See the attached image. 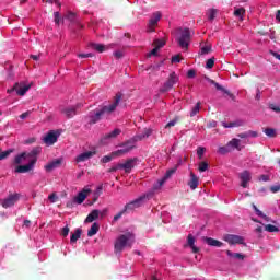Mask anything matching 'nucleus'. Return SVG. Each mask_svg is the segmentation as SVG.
I'll return each instance as SVG.
<instances>
[{
  "label": "nucleus",
  "instance_id": "1",
  "mask_svg": "<svg viewBox=\"0 0 280 280\" xmlns=\"http://www.w3.org/2000/svg\"><path fill=\"white\" fill-rule=\"evenodd\" d=\"M132 244H135V233L120 234L114 243V253H124V248H132Z\"/></svg>",
  "mask_w": 280,
  "mask_h": 280
},
{
  "label": "nucleus",
  "instance_id": "2",
  "mask_svg": "<svg viewBox=\"0 0 280 280\" xmlns=\"http://www.w3.org/2000/svg\"><path fill=\"white\" fill-rule=\"evenodd\" d=\"M152 196H154V191L145 192L133 201L125 205L124 211H135V209H139V207H142L145 202H148V200L152 199Z\"/></svg>",
  "mask_w": 280,
  "mask_h": 280
},
{
  "label": "nucleus",
  "instance_id": "3",
  "mask_svg": "<svg viewBox=\"0 0 280 280\" xmlns=\"http://www.w3.org/2000/svg\"><path fill=\"white\" fill-rule=\"evenodd\" d=\"M179 36L177 43L182 49H189V43L191 42V32L189 28H178Z\"/></svg>",
  "mask_w": 280,
  "mask_h": 280
},
{
  "label": "nucleus",
  "instance_id": "4",
  "mask_svg": "<svg viewBox=\"0 0 280 280\" xmlns=\"http://www.w3.org/2000/svg\"><path fill=\"white\" fill-rule=\"evenodd\" d=\"M121 102V94H116L114 102L109 105H102L98 108V112L101 113L102 117L104 115H110L117 110V107L119 106V103Z\"/></svg>",
  "mask_w": 280,
  "mask_h": 280
},
{
  "label": "nucleus",
  "instance_id": "5",
  "mask_svg": "<svg viewBox=\"0 0 280 280\" xmlns=\"http://www.w3.org/2000/svg\"><path fill=\"white\" fill-rule=\"evenodd\" d=\"M176 82H178V75L176 74V72H172L168 75V79L166 80L164 85L160 89V92L167 93V91H172V89L174 88V84H176Z\"/></svg>",
  "mask_w": 280,
  "mask_h": 280
},
{
  "label": "nucleus",
  "instance_id": "6",
  "mask_svg": "<svg viewBox=\"0 0 280 280\" xmlns=\"http://www.w3.org/2000/svg\"><path fill=\"white\" fill-rule=\"evenodd\" d=\"M21 195L19 194H11L7 198L0 200V205L3 209H10V207H14V203L20 200Z\"/></svg>",
  "mask_w": 280,
  "mask_h": 280
},
{
  "label": "nucleus",
  "instance_id": "7",
  "mask_svg": "<svg viewBox=\"0 0 280 280\" xmlns=\"http://www.w3.org/2000/svg\"><path fill=\"white\" fill-rule=\"evenodd\" d=\"M37 161H38V159H32L27 164L16 166L15 173L16 174H27V172H32V170H34V166L36 165Z\"/></svg>",
  "mask_w": 280,
  "mask_h": 280
},
{
  "label": "nucleus",
  "instance_id": "8",
  "mask_svg": "<svg viewBox=\"0 0 280 280\" xmlns=\"http://www.w3.org/2000/svg\"><path fill=\"white\" fill-rule=\"evenodd\" d=\"M138 162H139L138 158H131V159H128L125 163H120V167L126 172V174H130V172L135 170V166L137 165Z\"/></svg>",
  "mask_w": 280,
  "mask_h": 280
},
{
  "label": "nucleus",
  "instance_id": "9",
  "mask_svg": "<svg viewBox=\"0 0 280 280\" xmlns=\"http://www.w3.org/2000/svg\"><path fill=\"white\" fill-rule=\"evenodd\" d=\"M30 89H32V84L25 85L23 82H21V83H15L11 91H15V93L20 95V97H23V95H25V93H27Z\"/></svg>",
  "mask_w": 280,
  "mask_h": 280
},
{
  "label": "nucleus",
  "instance_id": "10",
  "mask_svg": "<svg viewBox=\"0 0 280 280\" xmlns=\"http://www.w3.org/2000/svg\"><path fill=\"white\" fill-rule=\"evenodd\" d=\"M224 242H228L231 246L235 244H244L246 246V243H244V237L235 234H228L224 236Z\"/></svg>",
  "mask_w": 280,
  "mask_h": 280
},
{
  "label": "nucleus",
  "instance_id": "11",
  "mask_svg": "<svg viewBox=\"0 0 280 280\" xmlns=\"http://www.w3.org/2000/svg\"><path fill=\"white\" fill-rule=\"evenodd\" d=\"M161 12H155L152 14L149 24H148V32H154L156 25H159V21H161Z\"/></svg>",
  "mask_w": 280,
  "mask_h": 280
},
{
  "label": "nucleus",
  "instance_id": "12",
  "mask_svg": "<svg viewBox=\"0 0 280 280\" xmlns=\"http://www.w3.org/2000/svg\"><path fill=\"white\" fill-rule=\"evenodd\" d=\"M91 194L90 188H83L82 191H80L73 199V202H77V205H82L88 198V196Z\"/></svg>",
  "mask_w": 280,
  "mask_h": 280
},
{
  "label": "nucleus",
  "instance_id": "13",
  "mask_svg": "<svg viewBox=\"0 0 280 280\" xmlns=\"http://www.w3.org/2000/svg\"><path fill=\"white\" fill-rule=\"evenodd\" d=\"M97 154L96 151H86L84 153L79 154L75 158L77 163H84V161H89V159H93Z\"/></svg>",
  "mask_w": 280,
  "mask_h": 280
},
{
  "label": "nucleus",
  "instance_id": "14",
  "mask_svg": "<svg viewBox=\"0 0 280 280\" xmlns=\"http://www.w3.org/2000/svg\"><path fill=\"white\" fill-rule=\"evenodd\" d=\"M60 165H62L61 158L50 161L48 164H46L44 166V168L46 170V172H54V170H58V167H60Z\"/></svg>",
  "mask_w": 280,
  "mask_h": 280
},
{
  "label": "nucleus",
  "instance_id": "15",
  "mask_svg": "<svg viewBox=\"0 0 280 280\" xmlns=\"http://www.w3.org/2000/svg\"><path fill=\"white\" fill-rule=\"evenodd\" d=\"M121 148L122 149L113 152V156H124V154H128V152H130V150H132L135 147L130 145V142H127L125 144H121Z\"/></svg>",
  "mask_w": 280,
  "mask_h": 280
},
{
  "label": "nucleus",
  "instance_id": "16",
  "mask_svg": "<svg viewBox=\"0 0 280 280\" xmlns=\"http://www.w3.org/2000/svg\"><path fill=\"white\" fill-rule=\"evenodd\" d=\"M43 141L46 145H54V143L58 141V133H56V131H49Z\"/></svg>",
  "mask_w": 280,
  "mask_h": 280
},
{
  "label": "nucleus",
  "instance_id": "17",
  "mask_svg": "<svg viewBox=\"0 0 280 280\" xmlns=\"http://www.w3.org/2000/svg\"><path fill=\"white\" fill-rule=\"evenodd\" d=\"M240 178H241V187H243L244 189H246V187H248V183H250V172L248 171H243L240 174Z\"/></svg>",
  "mask_w": 280,
  "mask_h": 280
},
{
  "label": "nucleus",
  "instance_id": "18",
  "mask_svg": "<svg viewBox=\"0 0 280 280\" xmlns=\"http://www.w3.org/2000/svg\"><path fill=\"white\" fill-rule=\"evenodd\" d=\"M198 185H200V178L197 177L195 172H190V179L188 182V187H190V189H198Z\"/></svg>",
  "mask_w": 280,
  "mask_h": 280
},
{
  "label": "nucleus",
  "instance_id": "19",
  "mask_svg": "<svg viewBox=\"0 0 280 280\" xmlns=\"http://www.w3.org/2000/svg\"><path fill=\"white\" fill-rule=\"evenodd\" d=\"M102 114L100 109H95L94 112H91L89 115V124H97V121H101L102 119Z\"/></svg>",
  "mask_w": 280,
  "mask_h": 280
},
{
  "label": "nucleus",
  "instance_id": "20",
  "mask_svg": "<svg viewBox=\"0 0 280 280\" xmlns=\"http://www.w3.org/2000/svg\"><path fill=\"white\" fill-rule=\"evenodd\" d=\"M242 140L234 138L231 141L228 142L229 148L231 149V151L233 152V150H237L238 152H242Z\"/></svg>",
  "mask_w": 280,
  "mask_h": 280
},
{
  "label": "nucleus",
  "instance_id": "21",
  "mask_svg": "<svg viewBox=\"0 0 280 280\" xmlns=\"http://www.w3.org/2000/svg\"><path fill=\"white\" fill-rule=\"evenodd\" d=\"M203 242H206V244H208V246H214L215 248H222V246H224V243H222L221 241H218L215 238L212 237H203Z\"/></svg>",
  "mask_w": 280,
  "mask_h": 280
},
{
  "label": "nucleus",
  "instance_id": "22",
  "mask_svg": "<svg viewBox=\"0 0 280 280\" xmlns=\"http://www.w3.org/2000/svg\"><path fill=\"white\" fill-rule=\"evenodd\" d=\"M205 80L215 86L217 91H222L226 95H230L229 90L224 89V86L220 85V83L215 82V80L210 79L209 77H205Z\"/></svg>",
  "mask_w": 280,
  "mask_h": 280
},
{
  "label": "nucleus",
  "instance_id": "23",
  "mask_svg": "<svg viewBox=\"0 0 280 280\" xmlns=\"http://www.w3.org/2000/svg\"><path fill=\"white\" fill-rule=\"evenodd\" d=\"M187 244L191 248L192 253H200V248H198L196 244V238L194 235L189 234L187 237Z\"/></svg>",
  "mask_w": 280,
  "mask_h": 280
},
{
  "label": "nucleus",
  "instance_id": "24",
  "mask_svg": "<svg viewBox=\"0 0 280 280\" xmlns=\"http://www.w3.org/2000/svg\"><path fill=\"white\" fill-rule=\"evenodd\" d=\"M100 219V210L94 209L91 211V213L86 217L85 223L95 222V220Z\"/></svg>",
  "mask_w": 280,
  "mask_h": 280
},
{
  "label": "nucleus",
  "instance_id": "25",
  "mask_svg": "<svg viewBox=\"0 0 280 280\" xmlns=\"http://www.w3.org/2000/svg\"><path fill=\"white\" fill-rule=\"evenodd\" d=\"M43 152V148L42 147H35L33 148V150L28 153H26V159H38V154H40Z\"/></svg>",
  "mask_w": 280,
  "mask_h": 280
},
{
  "label": "nucleus",
  "instance_id": "26",
  "mask_svg": "<svg viewBox=\"0 0 280 280\" xmlns=\"http://www.w3.org/2000/svg\"><path fill=\"white\" fill-rule=\"evenodd\" d=\"M62 115H65L68 119H71V117H75L78 113L75 112V107H68L61 109Z\"/></svg>",
  "mask_w": 280,
  "mask_h": 280
},
{
  "label": "nucleus",
  "instance_id": "27",
  "mask_svg": "<svg viewBox=\"0 0 280 280\" xmlns=\"http://www.w3.org/2000/svg\"><path fill=\"white\" fill-rule=\"evenodd\" d=\"M118 135H121V129L116 128V129H114L112 132L105 135V136L103 137V141H106V140H108V139H117Z\"/></svg>",
  "mask_w": 280,
  "mask_h": 280
},
{
  "label": "nucleus",
  "instance_id": "28",
  "mask_svg": "<svg viewBox=\"0 0 280 280\" xmlns=\"http://www.w3.org/2000/svg\"><path fill=\"white\" fill-rule=\"evenodd\" d=\"M80 237H82V229L78 228L73 234H71L70 237V243L71 244H75L78 242V240H80Z\"/></svg>",
  "mask_w": 280,
  "mask_h": 280
},
{
  "label": "nucleus",
  "instance_id": "29",
  "mask_svg": "<svg viewBox=\"0 0 280 280\" xmlns=\"http://www.w3.org/2000/svg\"><path fill=\"white\" fill-rule=\"evenodd\" d=\"M100 231V224L97 222H94L90 230L88 231V237H93V235H97V232Z\"/></svg>",
  "mask_w": 280,
  "mask_h": 280
},
{
  "label": "nucleus",
  "instance_id": "30",
  "mask_svg": "<svg viewBox=\"0 0 280 280\" xmlns=\"http://www.w3.org/2000/svg\"><path fill=\"white\" fill-rule=\"evenodd\" d=\"M228 257H232L233 259H240L241 261H244L246 259V256L240 253H233L231 250H226Z\"/></svg>",
  "mask_w": 280,
  "mask_h": 280
},
{
  "label": "nucleus",
  "instance_id": "31",
  "mask_svg": "<svg viewBox=\"0 0 280 280\" xmlns=\"http://www.w3.org/2000/svg\"><path fill=\"white\" fill-rule=\"evenodd\" d=\"M25 159H27V152H22L21 154H18L14 158V164L21 165V163H23L25 161Z\"/></svg>",
  "mask_w": 280,
  "mask_h": 280
},
{
  "label": "nucleus",
  "instance_id": "32",
  "mask_svg": "<svg viewBox=\"0 0 280 280\" xmlns=\"http://www.w3.org/2000/svg\"><path fill=\"white\" fill-rule=\"evenodd\" d=\"M223 126L224 128H240V126H244V121L236 120L232 122H224Z\"/></svg>",
  "mask_w": 280,
  "mask_h": 280
},
{
  "label": "nucleus",
  "instance_id": "33",
  "mask_svg": "<svg viewBox=\"0 0 280 280\" xmlns=\"http://www.w3.org/2000/svg\"><path fill=\"white\" fill-rule=\"evenodd\" d=\"M174 174H176V168H171V170L166 171L163 178H161V184L166 183L168 180V178H172V176H174Z\"/></svg>",
  "mask_w": 280,
  "mask_h": 280
},
{
  "label": "nucleus",
  "instance_id": "34",
  "mask_svg": "<svg viewBox=\"0 0 280 280\" xmlns=\"http://www.w3.org/2000/svg\"><path fill=\"white\" fill-rule=\"evenodd\" d=\"M151 136H152V129H144L141 135L137 136V139L139 141H143V139H148Z\"/></svg>",
  "mask_w": 280,
  "mask_h": 280
},
{
  "label": "nucleus",
  "instance_id": "35",
  "mask_svg": "<svg viewBox=\"0 0 280 280\" xmlns=\"http://www.w3.org/2000/svg\"><path fill=\"white\" fill-rule=\"evenodd\" d=\"M91 47L95 51H98V54H104V50L106 49V45L104 44H91Z\"/></svg>",
  "mask_w": 280,
  "mask_h": 280
},
{
  "label": "nucleus",
  "instance_id": "36",
  "mask_svg": "<svg viewBox=\"0 0 280 280\" xmlns=\"http://www.w3.org/2000/svg\"><path fill=\"white\" fill-rule=\"evenodd\" d=\"M264 132L270 139H275V137H277V130L275 128H265Z\"/></svg>",
  "mask_w": 280,
  "mask_h": 280
},
{
  "label": "nucleus",
  "instance_id": "37",
  "mask_svg": "<svg viewBox=\"0 0 280 280\" xmlns=\"http://www.w3.org/2000/svg\"><path fill=\"white\" fill-rule=\"evenodd\" d=\"M217 15H218V10L215 9H209L207 12L208 21H214Z\"/></svg>",
  "mask_w": 280,
  "mask_h": 280
},
{
  "label": "nucleus",
  "instance_id": "38",
  "mask_svg": "<svg viewBox=\"0 0 280 280\" xmlns=\"http://www.w3.org/2000/svg\"><path fill=\"white\" fill-rule=\"evenodd\" d=\"M244 14H246V9L244 8H238L234 11V16H240L241 21H244Z\"/></svg>",
  "mask_w": 280,
  "mask_h": 280
},
{
  "label": "nucleus",
  "instance_id": "39",
  "mask_svg": "<svg viewBox=\"0 0 280 280\" xmlns=\"http://www.w3.org/2000/svg\"><path fill=\"white\" fill-rule=\"evenodd\" d=\"M265 231H267L268 233H279V228L272 224H267L265 225Z\"/></svg>",
  "mask_w": 280,
  "mask_h": 280
},
{
  "label": "nucleus",
  "instance_id": "40",
  "mask_svg": "<svg viewBox=\"0 0 280 280\" xmlns=\"http://www.w3.org/2000/svg\"><path fill=\"white\" fill-rule=\"evenodd\" d=\"M200 113V102H198L190 110V117H196Z\"/></svg>",
  "mask_w": 280,
  "mask_h": 280
},
{
  "label": "nucleus",
  "instance_id": "41",
  "mask_svg": "<svg viewBox=\"0 0 280 280\" xmlns=\"http://www.w3.org/2000/svg\"><path fill=\"white\" fill-rule=\"evenodd\" d=\"M198 170L199 172H207V170H209V163L207 161H201Z\"/></svg>",
  "mask_w": 280,
  "mask_h": 280
},
{
  "label": "nucleus",
  "instance_id": "42",
  "mask_svg": "<svg viewBox=\"0 0 280 280\" xmlns=\"http://www.w3.org/2000/svg\"><path fill=\"white\" fill-rule=\"evenodd\" d=\"M13 152H14V150H12V149H9L4 152H0V161L8 159V156H10V154H12Z\"/></svg>",
  "mask_w": 280,
  "mask_h": 280
},
{
  "label": "nucleus",
  "instance_id": "43",
  "mask_svg": "<svg viewBox=\"0 0 280 280\" xmlns=\"http://www.w3.org/2000/svg\"><path fill=\"white\" fill-rule=\"evenodd\" d=\"M219 154H229V152H232L229 144L224 147H220L218 150Z\"/></svg>",
  "mask_w": 280,
  "mask_h": 280
},
{
  "label": "nucleus",
  "instance_id": "44",
  "mask_svg": "<svg viewBox=\"0 0 280 280\" xmlns=\"http://www.w3.org/2000/svg\"><path fill=\"white\" fill-rule=\"evenodd\" d=\"M205 152H207V149L205 147H198L197 148L198 159L202 160V156H205Z\"/></svg>",
  "mask_w": 280,
  "mask_h": 280
},
{
  "label": "nucleus",
  "instance_id": "45",
  "mask_svg": "<svg viewBox=\"0 0 280 280\" xmlns=\"http://www.w3.org/2000/svg\"><path fill=\"white\" fill-rule=\"evenodd\" d=\"M214 65H215V58L212 57V58L207 60L206 69H213Z\"/></svg>",
  "mask_w": 280,
  "mask_h": 280
},
{
  "label": "nucleus",
  "instance_id": "46",
  "mask_svg": "<svg viewBox=\"0 0 280 280\" xmlns=\"http://www.w3.org/2000/svg\"><path fill=\"white\" fill-rule=\"evenodd\" d=\"M154 45H155V47L161 49L162 47H165V39H155Z\"/></svg>",
  "mask_w": 280,
  "mask_h": 280
},
{
  "label": "nucleus",
  "instance_id": "47",
  "mask_svg": "<svg viewBox=\"0 0 280 280\" xmlns=\"http://www.w3.org/2000/svg\"><path fill=\"white\" fill-rule=\"evenodd\" d=\"M176 124H178V117H175L173 120L168 121L165 125V128H173V126H176Z\"/></svg>",
  "mask_w": 280,
  "mask_h": 280
},
{
  "label": "nucleus",
  "instance_id": "48",
  "mask_svg": "<svg viewBox=\"0 0 280 280\" xmlns=\"http://www.w3.org/2000/svg\"><path fill=\"white\" fill-rule=\"evenodd\" d=\"M162 185H165V183L161 184V179H159L152 187L153 191H159L161 189Z\"/></svg>",
  "mask_w": 280,
  "mask_h": 280
},
{
  "label": "nucleus",
  "instance_id": "49",
  "mask_svg": "<svg viewBox=\"0 0 280 280\" xmlns=\"http://www.w3.org/2000/svg\"><path fill=\"white\" fill-rule=\"evenodd\" d=\"M117 170H121V163H118V164L112 166V167L108 170V172H109V173H113V172H117Z\"/></svg>",
  "mask_w": 280,
  "mask_h": 280
},
{
  "label": "nucleus",
  "instance_id": "50",
  "mask_svg": "<svg viewBox=\"0 0 280 280\" xmlns=\"http://www.w3.org/2000/svg\"><path fill=\"white\" fill-rule=\"evenodd\" d=\"M66 19H68V21H74L75 20V13L69 11L68 14L66 15Z\"/></svg>",
  "mask_w": 280,
  "mask_h": 280
},
{
  "label": "nucleus",
  "instance_id": "51",
  "mask_svg": "<svg viewBox=\"0 0 280 280\" xmlns=\"http://www.w3.org/2000/svg\"><path fill=\"white\" fill-rule=\"evenodd\" d=\"M252 207H253L255 213L258 214L259 218H261L264 215V212H261V210H259V208H257V206H255V203H253Z\"/></svg>",
  "mask_w": 280,
  "mask_h": 280
},
{
  "label": "nucleus",
  "instance_id": "52",
  "mask_svg": "<svg viewBox=\"0 0 280 280\" xmlns=\"http://www.w3.org/2000/svg\"><path fill=\"white\" fill-rule=\"evenodd\" d=\"M54 16H55V23L56 25H60V12H55L54 13Z\"/></svg>",
  "mask_w": 280,
  "mask_h": 280
},
{
  "label": "nucleus",
  "instance_id": "53",
  "mask_svg": "<svg viewBox=\"0 0 280 280\" xmlns=\"http://www.w3.org/2000/svg\"><path fill=\"white\" fill-rule=\"evenodd\" d=\"M180 60H183V58L180 57V55H175L172 57L171 62H180Z\"/></svg>",
  "mask_w": 280,
  "mask_h": 280
},
{
  "label": "nucleus",
  "instance_id": "54",
  "mask_svg": "<svg viewBox=\"0 0 280 280\" xmlns=\"http://www.w3.org/2000/svg\"><path fill=\"white\" fill-rule=\"evenodd\" d=\"M69 226H65L62 230H61V235L62 237H67V235H69Z\"/></svg>",
  "mask_w": 280,
  "mask_h": 280
},
{
  "label": "nucleus",
  "instance_id": "55",
  "mask_svg": "<svg viewBox=\"0 0 280 280\" xmlns=\"http://www.w3.org/2000/svg\"><path fill=\"white\" fill-rule=\"evenodd\" d=\"M127 211H124V209L118 212L115 217H114V222H117V220H120L121 215H124V213H126Z\"/></svg>",
  "mask_w": 280,
  "mask_h": 280
},
{
  "label": "nucleus",
  "instance_id": "56",
  "mask_svg": "<svg viewBox=\"0 0 280 280\" xmlns=\"http://www.w3.org/2000/svg\"><path fill=\"white\" fill-rule=\"evenodd\" d=\"M113 161V156L110 155H105L102 159V163H110Z\"/></svg>",
  "mask_w": 280,
  "mask_h": 280
},
{
  "label": "nucleus",
  "instance_id": "57",
  "mask_svg": "<svg viewBox=\"0 0 280 280\" xmlns=\"http://www.w3.org/2000/svg\"><path fill=\"white\" fill-rule=\"evenodd\" d=\"M270 191L272 194H277L278 191H280V185H275L270 187Z\"/></svg>",
  "mask_w": 280,
  "mask_h": 280
},
{
  "label": "nucleus",
  "instance_id": "58",
  "mask_svg": "<svg viewBox=\"0 0 280 280\" xmlns=\"http://www.w3.org/2000/svg\"><path fill=\"white\" fill-rule=\"evenodd\" d=\"M114 56H115V58H117L119 60L124 57V51L117 50L114 52Z\"/></svg>",
  "mask_w": 280,
  "mask_h": 280
},
{
  "label": "nucleus",
  "instance_id": "59",
  "mask_svg": "<svg viewBox=\"0 0 280 280\" xmlns=\"http://www.w3.org/2000/svg\"><path fill=\"white\" fill-rule=\"evenodd\" d=\"M48 200H50V202H56V200H58V196H56V192L49 195Z\"/></svg>",
  "mask_w": 280,
  "mask_h": 280
},
{
  "label": "nucleus",
  "instance_id": "60",
  "mask_svg": "<svg viewBox=\"0 0 280 280\" xmlns=\"http://www.w3.org/2000/svg\"><path fill=\"white\" fill-rule=\"evenodd\" d=\"M211 51V47L210 46H203L201 48V54L205 55V54H209Z\"/></svg>",
  "mask_w": 280,
  "mask_h": 280
},
{
  "label": "nucleus",
  "instance_id": "61",
  "mask_svg": "<svg viewBox=\"0 0 280 280\" xmlns=\"http://www.w3.org/2000/svg\"><path fill=\"white\" fill-rule=\"evenodd\" d=\"M93 54L89 52V54H79L78 58H93Z\"/></svg>",
  "mask_w": 280,
  "mask_h": 280
},
{
  "label": "nucleus",
  "instance_id": "62",
  "mask_svg": "<svg viewBox=\"0 0 280 280\" xmlns=\"http://www.w3.org/2000/svg\"><path fill=\"white\" fill-rule=\"evenodd\" d=\"M247 137L257 138L259 137V133H257V131L249 130L247 131Z\"/></svg>",
  "mask_w": 280,
  "mask_h": 280
},
{
  "label": "nucleus",
  "instance_id": "63",
  "mask_svg": "<svg viewBox=\"0 0 280 280\" xmlns=\"http://www.w3.org/2000/svg\"><path fill=\"white\" fill-rule=\"evenodd\" d=\"M187 78H196V70H194V69L188 70Z\"/></svg>",
  "mask_w": 280,
  "mask_h": 280
},
{
  "label": "nucleus",
  "instance_id": "64",
  "mask_svg": "<svg viewBox=\"0 0 280 280\" xmlns=\"http://www.w3.org/2000/svg\"><path fill=\"white\" fill-rule=\"evenodd\" d=\"M28 115H32V112H25V113L21 114L20 119H27Z\"/></svg>",
  "mask_w": 280,
  "mask_h": 280
}]
</instances>
